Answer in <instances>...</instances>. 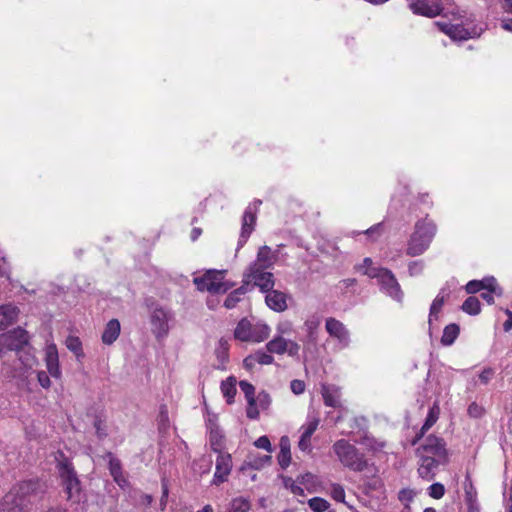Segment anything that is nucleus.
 Listing matches in <instances>:
<instances>
[{"mask_svg":"<svg viewBox=\"0 0 512 512\" xmlns=\"http://www.w3.org/2000/svg\"><path fill=\"white\" fill-rule=\"evenodd\" d=\"M48 490L47 483L39 478L16 483L0 502V512H31L41 502Z\"/></svg>","mask_w":512,"mask_h":512,"instance_id":"f257e3e1","label":"nucleus"},{"mask_svg":"<svg viewBox=\"0 0 512 512\" xmlns=\"http://www.w3.org/2000/svg\"><path fill=\"white\" fill-rule=\"evenodd\" d=\"M280 452L277 456L278 464L282 469H286L291 463V451H290V440L288 436H282L280 438Z\"/></svg>","mask_w":512,"mask_h":512,"instance_id":"4be33fe9","label":"nucleus"},{"mask_svg":"<svg viewBox=\"0 0 512 512\" xmlns=\"http://www.w3.org/2000/svg\"><path fill=\"white\" fill-rule=\"evenodd\" d=\"M273 265V256L271 248L267 245H263L259 248L257 258L248 267L256 270L257 268H269Z\"/></svg>","mask_w":512,"mask_h":512,"instance_id":"6ab92c4d","label":"nucleus"},{"mask_svg":"<svg viewBox=\"0 0 512 512\" xmlns=\"http://www.w3.org/2000/svg\"><path fill=\"white\" fill-rule=\"evenodd\" d=\"M482 289L494 292L495 295L499 297L503 294V289L497 284L496 279L493 276L485 277L482 280H471L465 286L466 292L471 295Z\"/></svg>","mask_w":512,"mask_h":512,"instance_id":"f8f14e48","label":"nucleus"},{"mask_svg":"<svg viewBox=\"0 0 512 512\" xmlns=\"http://www.w3.org/2000/svg\"><path fill=\"white\" fill-rule=\"evenodd\" d=\"M158 423L161 428H166L169 426L168 409L165 404H162L160 406L159 415H158Z\"/></svg>","mask_w":512,"mask_h":512,"instance_id":"de8ad7c7","label":"nucleus"},{"mask_svg":"<svg viewBox=\"0 0 512 512\" xmlns=\"http://www.w3.org/2000/svg\"><path fill=\"white\" fill-rule=\"evenodd\" d=\"M287 295L273 288L266 292L265 302L275 312H283L287 309Z\"/></svg>","mask_w":512,"mask_h":512,"instance_id":"f3484780","label":"nucleus"},{"mask_svg":"<svg viewBox=\"0 0 512 512\" xmlns=\"http://www.w3.org/2000/svg\"><path fill=\"white\" fill-rule=\"evenodd\" d=\"M288 341L282 336H277L266 344L269 353L284 354L287 350Z\"/></svg>","mask_w":512,"mask_h":512,"instance_id":"473e14b6","label":"nucleus"},{"mask_svg":"<svg viewBox=\"0 0 512 512\" xmlns=\"http://www.w3.org/2000/svg\"><path fill=\"white\" fill-rule=\"evenodd\" d=\"M225 273V270H208L202 277L195 278L194 283L200 291H208L211 294H224L225 289L221 287H223L222 280Z\"/></svg>","mask_w":512,"mask_h":512,"instance_id":"0eeeda50","label":"nucleus"},{"mask_svg":"<svg viewBox=\"0 0 512 512\" xmlns=\"http://www.w3.org/2000/svg\"><path fill=\"white\" fill-rule=\"evenodd\" d=\"M435 233L436 225L433 221L428 219V215L418 220L408 240L406 254L411 257L423 254L430 246Z\"/></svg>","mask_w":512,"mask_h":512,"instance_id":"7ed1b4c3","label":"nucleus"},{"mask_svg":"<svg viewBox=\"0 0 512 512\" xmlns=\"http://www.w3.org/2000/svg\"><path fill=\"white\" fill-rule=\"evenodd\" d=\"M318 426V420L311 421L307 427L305 428L304 432L302 433L300 440L298 442V447L302 451H306L311 443V436L316 431Z\"/></svg>","mask_w":512,"mask_h":512,"instance_id":"cd10ccee","label":"nucleus"},{"mask_svg":"<svg viewBox=\"0 0 512 512\" xmlns=\"http://www.w3.org/2000/svg\"><path fill=\"white\" fill-rule=\"evenodd\" d=\"M19 308L12 304L0 306V330L6 329L9 325L13 324L19 314Z\"/></svg>","mask_w":512,"mask_h":512,"instance_id":"a211bd4d","label":"nucleus"},{"mask_svg":"<svg viewBox=\"0 0 512 512\" xmlns=\"http://www.w3.org/2000/svg\"><path fill=\"white\" fill-rule=\"evenodd\" d=\"M234 337L243 342L253 340L251 335V323L247 319L243 318L239 321L234 330Z\"/></svg>","mask_w":512,"mask_h":512,"instance_id":"a878e982","label":"nucleus"},{"mask_svg":"<svg viewBox=\"0 0 512 512\" xmlns=\"http://www.w3.org/2000/svg\"><path fill=\"white\" fill-rule=\"evenodd\" d=\"M494 375V370L491 367H486L482 370V372L479 374V379L481 383L488 384L491 378Z\"/></svg>","mask_w":512,"mask_h":512,"instance_id":"4d7b16f0","label":"nucleus"},{"mask_svg":"<svg viewBox=\"0 0 512 512\" xmlns=\"http://www.w3.org/2000/svg\"><path fill=\"white\" fill-rule=\"evenodd\" d=\"M243 279L249 281V285L253 282V286L259 287L260 291L266 293L274 287V275L267 272L266 268L252 269L248 267L243 274Z\"/></svg>","mask_w":512,"mask_h":512,"instance_id":"1a4fd4ad","label":"nucleus"},{"mask_svg":"<svg viewBox=\"0 0 512 512\" xmlns=\"http://www.w3.org/2000/svg\"><path fill=\"white\" fill-rule=\"evenodd\" d=\"M253 356L255 357V362L261 365H270L273 363L274 358L268 351L265 352L263 350L256 351Z\"/></svg>","mask_w":512,"mask_h":512,"instance_id":"a18cd8bd","label":"nucleus"},{"mask_svg":"<svg viewBox=\"0 0 512 512\" xmlns=\"http://www.w3.org/2000/svg\"><path fill=\"white\" fill-rule=\"evenodd\" d=\"M251 508L250 502L242 497L234 498L227 512H248Z\"/></svg>","mask_w":512,"mask_h":512,"instance_id":"4c0bfd02","label":"nucleus"},{"mask_svg":"<svg viewBox=\"0 0 512 512\" xmlns=\"http://www.w3.org/2000/svg\"><path fill=\"white\" fill-rule=\"evenodd\" d=\"M436 25L439 27L440 31L444 32L446 35H449L452 30L453 24L447 22H436Z\"/></svg>","mask_w":512,"mask_h":512,"instance_id":"0e129e2a","label":"nucleus"},{"mask_svg":"<svg viewBox=\"0 0 512 512\" xmlns=\"http://www.w3.org/2000/svg\"><path fill=\"white\" fill-rule=\"evenodd\" d=\"M444 303H445V296L441 295V293H439L431 304L429 323H431L432 317L437 315V313L440 312Z\"/></svg>","mask_w":512,"mask_h":512,"instance_id":"37998d69","label":"nucleus"},{"mask_svg":"<svg viewBox=\"0 0 512 512\" xmlns=\"http://www.w3.org/2000/svg\"><path fill=\"white\" fill-rule=\"evenodd\" d=\"M333 450L340 462L353 471L361 472L368 466L365 455L360 453L354 445L345 439L336 441L333 445Z\"/></svg>","mask_w":512,"mask_h":512,"instance_id":"20e7f679","label":"nucleus"},{"mask_svg":"<svg viewBox=\"0 0 512 512\" xmlns=\"http://www.w3.org/2000/svg\"><path fill=\"white\" fill-rule=\"evenodd\" d=\"M325 326L331 337L337 338L344 345L349 343V332L342 322L331 317L326 320Z\"/></svg>","mask_w":512,"mask_h":512,"instance_id":"dca6fc26","label":"nucleus"},{"mask_svg":"<svg viewBox=\"0 0 512 512\" xmlns=\"http://www.w3.org/2000/svg\"><path fill=\"white\" fill-rule=\"evenodd\" d=\"M255 357L252 355L247 356L244 361L243 365L246 369L251 370L255 365Z\"/></svg>","mask_w":512,"mask_h":512,"instance_id":"338daca9","label":"nucleus"},{"mask_svg":"<svg viewBox=\"0 0 512 512\" xmlns=\"http://www.w3.org/2000/svg\"><path fill=\"white\" fill-rule=\"evenodd\" d=\"M299 350H300V346L298 343H296L294 341H288V346H287L286 352L288 353L289 356H292V357L298 356Z\"/></svg>","mask_w":512,"mask_h":512,"instance_id":"052dcab7","label":"nucleus"},{"mask_svg":"<svg viewBox=\"0 0 512 512\" xmlns=\"http://www.w3.org/2000/svg\"><path fill=\"white\" fill-rule=\"evenodd\" d=\"M215 355L221 365H218V369H225L224 364L229 360V344L224 338H221L218 342V346L215 349Z\"/></svg>","mask_w":512,"mask_h":512,"instance_id":"c756f323","label":"nucleus"},{"mask_svg":"<svg viewBox=\"0 0 512 512\" xmlns=\"http://www.w3.org/2000/svg\"><path fill=\"white\" fill-rule=\"evenodd\" d=\"M106 456L109 458L108 468L111 476H116L117 474L122 473L123 470L121 461L118 458H116L110 451L106 453Z\"/></svg>","mask_w":512,"mask_h":512,"instance_id":"79ce46f5","label":"nucleus"},{"mask_svg":"<svg viewBox=\"0 0 512 512\" xmlns=\"http://www.w3.org/2000/svg\"><path fill=\"white\" fill-rule=\"evenodd\" d=\"M318 324L319 323L315 322V321H306L305 322V325L308 329L307 338H308V341L311 343L316 342V339H317L316 328H317Z\"/></svg>","mask_w":512,"mask_h":512,"instance_id":"3c124183","label":"nucleus"},{"mask_svg":"<svg viewBox=\"0 0 512 512\" xmlns=\"http://www.w3.org/2000/svg\"><path fill=\"white\" fill-rule=\"evenodd\" d=\"M249 291V281L242 280V285L230 292L224 301V307L227 309L234 308L241 300V296Z\"/></svg>","mask_w":512,"mask_h":512,"instance_id":"5701e85b","label":"nucleus"},{"mask_svg":"<svg viewBox=\"0 0 512 512\" xmlns=\"http://www.w3.org/2000/svg\"><path fill=\"white\" fill-rule=\"evenodd\" d=\"M310 509L314 512H324L329 509V502L321 497H313L308 500Z\"/></svg>","mask_w":512,"mask_h":512,"instance_id":"ea45409f","label":"nucleus"},{"mask_svg":"<svg viewBox=\"0 0 512 512\" xmlns=\"http://www.w3.org/2000/svg\"><path fill=\"white\" fill-rule=\"evenodd\" d=\"M433 455L432 457L443 459V464L449 461L446 442L443 438L430 434L423 444L416 449V455Z\"/></svg>","mask_w":512,"mask_h":512,"instance_id":"6e6552de","label":"nucleus"},{"mask_svg":"<svg viewBox=\"0 0 512 512\" xmlns=\"http://www.w3.org/2000/svg\"><path fill=\"white\" fill-rule=\"evenodd\" d=\"M305 382L302 380L294 379L290 383V388L292 392L296 395H300L305 391Z\"/></svg>","mask_w":512,"mask_h":512,"instance_id":"6e6d98bb","label":"nucleus"},{"mask_svg":"<svg viewBox=\"0 0 512 512\" xmlns=\"http://www.w3.org/2000/svg\"><path fill=\"white\" fill-rule=\"evenodd\" d=\"M93 426L95 428L96 436L99 440H103L108 436L105 418L100 413L93 414Z\"/></svg>","mask_w":512,"mask_h":512,"instance_id":"f704fd0d","label":"nucleus"},{"mask_svg":"<svg viewBox=\"0 0 512 512\" xmlns=\"http://www.w3.org/2000/svg\"><path fill=\"white\" fill-rule=\"evenodd\" d=\"M246 415L249 419H257L259 417V410L256 406V399L254 400V403L248 404V407L246 409Z\"/></svg>","mask_w":512,"mask_h":512,"instance_id":"bf43d9fd","label":"nucleus"},{"mask_svg":"<svg viewBox=\"0 0 512 512\" xmlns=\"http://www.w3.org/2000/svg\"><path fill=\"white\" fill-rule=\"evenodd\" d=\"M321 392L326 406L336 408L339 405L337 389L323 384Z\"/></svg>","mask_w":512,"mask_h":512,"instance_id":"7c9ffc66","label":"nucleus"},{"mask_svg":"<svg viewBox=\"0 0 512 512\" xmlns=\"http://www.w3.org/2000/svg\"><path fill=\"white\" fill-rule=\"evenodd\" d=\"M256 224V214L251 211V208L248 207L242 217V228H241V234L238 240V247L237 250H239L241 247L244 246V244L247 242L249 236L254 230Z\"/></svg>","mask_w":512,"mask_h":512,"instance_id":"2eb2a0df","label":"nucleus"},{"mask_svg":"<svg viewBox=\"0 0 512 512\" xmlns=\"http://www.w3.org/2000/svg\"><path fill=\"white\" fill-rule=\"evenodd\" d=\"M439 416V409L438 407H433L429 410V413L426 417V420L424 424L422 425L423 430H429L437 421Z\"/></svg>","mask_w":512,"mask_h":512,"instance_id":"49530a36","label":"nucleus"},{"mask_svg":"<svg viewBox=\"0 0 512 512\" xmlns=\"http://www.w3.org/2000/svg\"><path fill=\"white\" fill-rule=\"evenodd\" d=\"M409 8L416 15L434 18L443 11L441 0H411Z\"/></svg>","mask_w":512,"mask_h":512,"instance_id":"9b49d317","label":"nucleus"},{"mask_svg":"<svg viewBox=\"0 0 512 512\" xmlns=\"http://www.w3.org/2000/svg\"><path fill=\"white\" fill-rule=\"evenodd\" d=\"M120 330H121V326H120V322L118 321V319H111L106 324L104 331L102 333V336H101L102 342L106 345L113 344L119 337Z\"/></svg>","mask_w":512,"mask_h":512,"instance_id":"aec40b11","label":"nucleus"},{"mask_svg":"<svg viewBox=\"0 0 512 512\" xmlns=\"http://www.w3.org/2000/svg\"><path fill=\"white\" fill-rule=\"evenodd\" d=\"M46 366L52 377L59 378L61 375L59 369L58 352L55 345H51L46 351Z\"/></svg>","mask_w":512,"mask_h":512,"instance_id":"412c9836","label":"nucleus"},{"mask_svg":"<svg viewBox=\"0 0 512 512\" xmlns=\"http://www.w3.org/2000/svg\"><path fill=\"white\" fill-rule=\"evenodd\" d=\"M363 273L371 278H377L382 289L389 296L397 300H401L403 294L400 285L391 270L387 268H373L364 270Z\"/></svg>","mask_w":512,"mask_h":512,"instance_id":"39448f33","label":"nucleus"},{"mask_svg":"<svg viewBox=\"0 0 512 512\" xmlns=\"http://www.w3.org/2000/svg\"><path fill=\"white\" fill-rule=\"evenodd\" d=\"M269 336V328L267 325H263L262 332L260 336L253 337V341L261 342Z\"/></svg>","mask_w":512,"mask_h":512,"instance_id":"69168bd1","label":"nucleus"},{"mask_svg":"<svg viewBox=\"0 0 512 512\" xmlns=\"http://www.w3.org/2000/svg\"><path fill=\"white\" fill-rule=\"evenodd\" d=\"M236 383L237 381L234 376H229L226 380L221 382V392L229 405L234 403V398L237 393Z\"/></svg>","mask_w":512,"mask_h":512,"instance_id":"393cba45","label":"nucleus"},{"mask_svg":"<svg viewBox=\"0 0 512 512\" xmlns=\"http://www.w3.org/2000/svg\"><path fill=\"white\" fill-rule=\"evenodd\" d=\"M464 492H465V502L468 505L469 509L473 508V505L476 503L477 499V491L473 485L471 476L469 473L465 476L464 481Z\"/></svg>","mask_w":512,"mask_h":512,"instance_id":"c85d7f7f","label":"nucleus"},{"mask_svg":"<svg viewBox=\"0 0 512 512\" xmlns=\"http://www.w3.org/2000/svg\"><path fill=\"white\" fill-rule=\"evenodd\" d=\"M445 494V487L440 482H435L428 487V495L433 499H441Z\"/></svg>","mask_w":512,"mask_h":512,"instance_id":"c03bdc74","label":"nucleus"},{"mask_svg":"<svg viewBox=\"0 0 512 512\" xmlns=\"http://www.w3.org/2000/svg\"><path fill=\"white\" fill-rule=\"evenodd\" d=\"M257 399L262 409H267L271 404V397L265 390L259 392Z\"/></svg>","mask_w":512,"mask_h":512,"instance_id":"5fc2aeb1","label":"nucleus"},{"mask_svg":"<svg viewBox=\"0 0 512 512\" xmlns=\"http://www.w3.org/2000/svg\"><path fill=\"white\" fill-rule=\"evenodd\" d=\"M209 444L210 448L215 453H222L225 446V436L222 433L220 427H213L209 432Z\"/></svg>","mask_w":512,"mask_h":512,"instance_id":"b1692460","label":"nucleus"},{"mask_svg":"<svg viewBox=\"0 0 512 512\" xmlns=\"http://www.w3.org/2000/svg\"><path fill=\"white\" fill-rule=\"evenodd\" d=\"M37 379L43 388L48 389L51 386L50 377L45 371L38 372Z\"/></svg>","mask_w":512,"mask_h":512,"instance_id":"13d9d810","label":"nucleus"},{"mask_svg":"<svg viewBox=\"0 0 512 512\" xmlns=\"http://www.w3.org/2000/svg\"><path fill=\"white\" fill-rule=\"evenodd\" d=\"M420 457V466L418 468L419 477L424 480H433L436 476L435 469L443 464V459L435 458L429 455H418Z\"/></svg>","mask_w":512,"mask_h":512,"instance_id":"4468645a","label":"nucleus"},{"mask_svg":"<svg viewBox=\"0 0 512 512\" xmlns=\"http://www.w3.org/2000/svg\"><path fill=\"white\" fill-rule=\"evenodd\" d=\"M112 478L121 488H123L128 483L126 478L123 476V472L117 474L116 476H112Z\"/></svg>","mask_w":512,"mask_h":512,"instance_id":"774afa93","label":"nucleus"},{"mask_svg":"<svg viewBox=\"0 0 512 512\" xmlns=\"http://www.w3.org/2000/svg\"><path fill=\"white\" fill-rule=\"evenodd\" d=\"M254 445L255 447L257 448H260V449H264L268 452H271L272 451V445H271V442H270V439L263 435V436H260L255 442H254Z\"/></svg>","mask_w":512,"mask_h":512,"instance_id":"864d4df0","label":"nucleus"},{"mask_svg":"<svg viewBox=\"0 0 512 512\" xmlns=\"http://www.w3.org/2000/svg\"><path fill=\"white\" fill-rule=\"evenodd\" d=\"M424 263L422 260L412 261L408 265V272L411 276L418 275L422 272Z\"/></svg>","mask_w":512,"mask_h":512,"instance_id":"603ef678","label":"nucleus"},{"mask_svg":"<svg viewBox=\"0 0 512 512\" xmlns=\"http://www.w3.org/2000/svg\"><path fill=\"white\" fill-rule=\"evenodd\" d=\"M232 470V456L229 453H218V457L216 459V470L214 473L212 483L215 485H220L227 481L228 475Z\"/></svg>","mask_w":512,"mask_h":512,"instance_id":"ddd939ff","label":"nucleus"},{"mask_svg":"<svg viewBox=\"0 0 512 512\" xmlns=\"http://www.w3.org/2000/svg\"><path fill=\"white\" fill-rule=\"evenodd\" d=\"M448 36L455 41H464L472 37L470 31L462 24H453Z\"/></svg>","mask_w":512,"mask_h":512,"instance_id":"c9c22d12","label":"nucleus"},{"mask_svg":"<svg viewBox=\"0 0 512 512\" xmlns=\"http://www.w3.org/2000/svg\"><path fill=\"white\" fill-rule=\"evenodd\" d=\"M505 314L508 316V319L503 323V329L505 332H508L512 329V311L505 309Z\"/></svg>","mask_w":512,"mask_h":512,"instance_id":"e2e57ef3","label":"nucleus"},{"mask_svg":"<svg viewBox=\"0 0 512 512\" xmlns=\"http://www.w3.org/2000/svg\"><path fill=\"white\" fill-rule=\"evenodd\" d=\"M484 412V408L478 405L476 402H472L467 409L468 415L473 418H480L481 416H483Z\"/></svg>","mask_w":512,"mask_h":512,"instance_id":"8fccbe9b","label":"nucleus"},{"mask_svg":"<svg viewBox=\"0 0 512 512\" xmlns=\"http://www.w3.org/2000/svg\"><path fill=\"white\" fill-rule=\"evenodd\" d=\"M279 478L282 480L283 482V486L286 488V489H290V491L294 494V495H298V496H305V492H304V489L302 487H300L299 485H296L295 482L291 477L289 476H285L283 474H280L279 475Z\"/></svg>","mask_w":512,"mask_h":512,"instance_id":"58836bf2","label":"nucleus"},{"mask_svg":"<svg viewBox=\"0 0 512 512\" xmlns=\"http://www.w3.org/2000/svg\"><path fill=\"white\" fill-rule=\"evenodd\" d=\"M240 389L243 391L248 404H253L255 398V387L248 381L242 380L239 382Z\"/></svg>","mask_w":512,"mask_h":512,"instance_id":"a19ab883","label":"nucleus"},{"mask_svg":"<svg viewBox=\"0 0 512 512\" xmlns=\"http://www.w3.org/2000/svg\"><path fill=\"white\" fill-rule=\"evenodd\" d=\"M65 345L76 357L84 356L82 342L79 337L69 335L65 340Z\"/></svg>","mask_w":512,"mask_h":512,"instance_id":"e433bc0d","label":"nucleus"},{"mask_svg":"<svg viewBox=\"0 0 512 512\" xmlns=\"http://www.w3.org/2000/svg\"><path fill=\"white\" fill-rule=\"evenodd\" d=\"M461 310L468 315L476 316L481 312V302L475 296H469L461 305Z\"/></svg>","mask_w":512,"mask_h":512,"instance_id":"2f4dec72","label":"nucleus"},{"mask_svg":"<svg viewBox=\"0 0 512 512\" xmlns=\"http://www.w3.org/2000/svg\"><path fill=\"white\" fill-rule=\"evenodd\" d=\"M29 342L28 333L21 327L14 328L0 335V353L20 351Z\"/></svg>","mask_w":512,"mask_h":512,"instance_id":"423d86ee","label":"nucleus"},{"mask_svg":"<svg viewBox=\"0 0 512 512\" xmlns=\"http://www.w3.org/2000/svg\"><path fill=\"white\" fill-rule=\"evenodd\" d=\"M172 315L161 306H156L151 313L152 332L157 339L163 338L169 333L168 321Z\"/></svg>","mask_w":512,"mask_h":512,"instance_id":"9d476101","label":"nucleus"},{"mask_svg":"<svg viewBox=\"0 0 512 512\" xmlns=\"http://www.w3.org/2000/svg\"><path fill=\"white\" fill-rule=\"evenodd\" d=\"M331 497L338 502H345V491L340 484H333L331 490Z\"/></svg>","mask_w":512,"mask_h":512,"instance_id":"09e8293b","label":"nucleus"},{"mask_svg":"<svg viewBox=\"0 0 512 512\" xmlns=\"http://www.w3.org/2000/svg\"><path fill=\"white\" fill-rule=\"evenodd\" d=\"M414 498V493L412 490H409V489H402L400 492H399V499L401 501L403 500H407V501H412Z\"/></svg>","mask_w":512,"mask_h":512,"instance_id":"680f3d73","label":"nucleus"},{"mask_svg":"<svg viewBox=\"0 0 512 512\" xmlns=\"http://www.w3.org/2000/svg\"><path fill=\"white\" fill-rule=\"evenodd\" d=\"M272 461V456L270 455H263V456H257L250 458L248 461L244 462V465L240 468V470H244L246 466H248L251 469L259 470L263 468L265 465L270 464Z\"/></svg>","mask_w":512,"mask_h":512,"instance_id":"72a5a7b5","label":"nucleus"},{"mask_svg":"<svg viewBox=\"0 0 512 512\" xmlns=\"http://www.w3.org/2000/svg\"><path fill=\"white\" fill-rule=\"evenodd\" d=\"M460 333V327L456 323L445 326L441 337V343L444 346H450L454 343Z\"/></svg>","mask_w":512,"mask_h":512,"instance_id":"bb28decb","label":"nucleus"},{"mask_svg":"<svg viewBox=\"0 0 512 512\" xmlns=\"http://www.w3.org/2000/svg\"><path fill=\"white\" fill-rule=\"evenodd\" d=\"M55 461L60 484L67 495V501L79 504L84 499L85 495L73 463L61 450L57 451Z\"/></svg>","mask_w":512,"mask_h":512,"instance_id":"f03ea898","label":"nucleus"}]
</instances>
